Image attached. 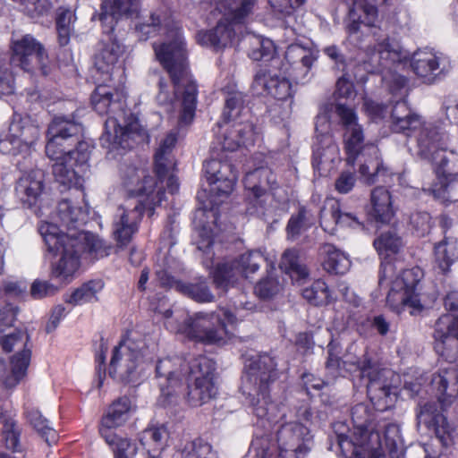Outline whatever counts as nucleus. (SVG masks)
<instances>
[{
	"label": "nucleus",
	"instance_id": "obj_1",
	"mask_svg": "<svg viewBox=\"0 0 458 458\" xmlns=\"http://www.w3.org/2000/svg\"><path fill=\"white\" fill-rule=\"evenodd\" d=\"M136 32L140 40H147L161 32L167 34V38L159 44L154 43L153 48L157 60L171 79L174 91L170 92L165 78L160 77L156 98L167 112H172L174 102L181 98L182 120L191 121L196 108L197 86L191 79L181 32L174 27L170 28L169 21L161 12L152 13L146 21L136 26Z\"/></svg>",
	"mask_w": 458,
	"mask_h": 458
},
{
	"label": "nucleus",
	"instance_id": "obj_2",
	"mask_svg": "<svg viewBox=\"0 0 458 458\" xmlns=\"http://www.w3.org/2000/svg\"><path fill=\"white\" fill-rule=\"evenodd\" d=\"M392 130L403 133L416 141V155L437 166V174L447 181L440 186L435 184L428 191L437 199L449 201L458 200V165L456 157L449 159L441 152L446 148L445 133L439 127L430 123H422L420 116L413 113L405 101H397L391 111Z\"/></svg>",
	"mask_w": 458,
	"mask_h": 458
},
{
	"label": "nucleus",
	"instance_id": "obj_3",
	"mask_svg": "<svg viewBox=\"0 0 458 458\" xmlns=\"http://www.w3.org/2000/svg\"><path fill=\"white\" fill-rule=\"evenodd\" d=\"M353 431L345 433L347 427L343 422L334 425L337 446L346 458H384L383 440L392 455L403 446L400 428L396 424L378 425L370 420L367 407L359 403L352 410Z\"/></svg>",
	"mask_w": 458,
	"mask_h": 458
},
{
	"label": "nucleus",
	"instance_id": "obj_4",
	"mask_svg": "<svg viewBox=\"0 0 458 458\" xmlns=\"http://www.w3.org/2000/svg\"><path fill=\"white\" fill-rule=\"evenodd\" d=\"M82 126L71 119L56 116L48 126L47 157L55 163L53 174L64 187L81 184V174L89 157V146L80 140Z\"/></svg>",
	"mask_w": 458,
	"mask_h": 458
},
{
	"label": "nucleus",
	"instance_id": "obj_5",
	"mask_svg": "<svg viewBox=\"0 0 458 458\" xmlns=\"http://www.w3.org/2000/svg\"><path fill=\"white\" fill-rule=\"evenodd\" d=\"M39 233L47 245V251L59 259L52 263L51 276L59 281L68 284L81 266V254L86 242L89 252L96 259L109 255L111 246L103 240L82 233H64L55 224L44 223L39 226Z\"/></svg>",
	"mask_w": 458,
	"mask_h": 458
},
{
	"label": "nucleus",
	"instance_id": "obj_6",
	"mask_svg": "<svg viewBox=\"0 0 458 458\" xmlns=\"http://www.w3.org/2000/svg\"><path fill=\"white\" fill-rule=\"evenodd\" d=\"M276 362L269 354L264 353L252 360L242 377V394L250 398L254 414L261 420L273 423L278 417V407L270 401L268 389L277 378Z\"/></svg>",
	"mask_w": 458,
	"mask_h": 458
},
{
	"label": "nucleus",
	"instance_id": "obj_7",
	"mask_svg": "<svg viewBox=\"0 0 458 458\" xmlns=\"http://www.w3.org/2000/svg\"><path fill=\"white\" fill-rule=\"evenodd\" d=\"M216 363L206 356H199L186 363L182 358H165L156 366V375L160 387L159 402L169 405L177 401V388L184 375L189 373V380L208 379L215 381Z\"/></svg>",
	"mask_w": 458,
	"mask_h": 458
},
{
	"label": "nucleus",
	"instance_id": "obj_8",
	"mask_svg": "<svg viewBox=\"0 0 458 458\" xmlns=\"http://www.w3.org/2000/svg\"><path fill=\"white\" fill-rule=\"evenodd\" d=\"M335 113L344 129V144L347 163L354 165L360 156H369L370 159L360 165V173L368 184L374 183L382 168L378 148L374 144L365 143L362 127L358 123L356 114L352 108L337 104Z\"/></svg>",
	"mask_w": 458,
	"mask_h": 458
},
{
	"label": "nucleus",
	"instance_id": "obj_9",
	"mask_svg": "<svg viewBox=\"0 0 458 458\" xmlns=\"http://www.w3.org/2000/svg\"><path fill=\"white\" fill-rule=\"evenodd\" d=\"M217 310L195 312L188 316L180 327L187 338L204 344H224L233 336L227 325L236 324L235 315L230 308L218 307Z\"/></svg>",
	"mask_w": 458,
	"mask_h": 458
},
{
	"label": "nucleus",
	"instance_id": "obj_10",
	"mask_svg": "<svg viewBox=\"0 0 458 458\" xmlns=\"http://www.w3.org/2000/svg\"><path fill=\"white\" fill-rule=\"evenodd\" d=\"M222 131L216 137V141L211 147L213 157L204 163L205 176L209 182V191L217 196H228L237 180V172L233 164L223 160L220 151H234L241 145L240 139L230 134V128L227 124L220 127Z\"/></svg>",
	"mask_w": 458,
	"mask_h": 458
},
{
	"label": "nucleus",
	"instance_id": "obj_11",
	"mask_svg": "<svg viewBox=\"0 0 458 458\" xmlns=\"http://www.w3.org/2000/svg\"><path fill=\"white\" fill-rule=\"evenodd\" d=\"M170 171L162 178L155 179L148 170L132 165H125L121 170L123 185L131 195L145 196L148 204H156L161 201L164 194V186L161 185L166 180V188L170 193H175L179 189L177 178Z\"/></svg>",
	"mask_w": 458,
	"mask_h": 458
},
{
	"label": "nucleus",
	"instance_id": "obj_12",
	"mask_svg": "<svg viewBox=\"0 0 458 458\" xmlns=\"http://www.w3.org/2000/svg\"><path fill=\"white\" fill-rule=\"evenodd\" d=\"M357 368L360 377L368 380L366 386L370 401L380 410L388 408L396 394L394 379L397 376L393 370L381 369L369 360L359 361Z\"/></svg>",
	"mask_w": 458,
	"mask_h": 458
},
{
	"label": "nucleus",
	"instance_id": "obj_13",
	"mask_svg": "<svg viewBox=\"0 0 458 458\" xmlns=\"http://www.w3.org/2000/svg\"><path fill=\"white\" fill-rule=\"evenodd\" d=\"M141 370L142 353L140 345L130 339L122 341L114 350L109 376L117 381L130 383L139 378Z\"/></svg>",
	"mask_w": 458,
	"mask_h": 458
},
{
	"label": "nucleus",
	"instance_id": "obj_14",
	"mask_svg": "<svg viewBox=\"0 0 458 458\" xmlns=\"http://www.w3.org/2000/svg\"><path fill=\"white\" fill-rule=\"evenodd\" d=\"M265 262L263 254L259 250H251L242 254L231 263L218 264L214 272V284L216 288L225 292L233 285L240 276L248 278L257 272Z\"/></svg>",
	"mask_w": 458,
	"mask_h": 458
},
{
	"label": "nucleus",
	"instance_id": "obj_15",
	"mask_svg": "<svg viewBox=\"0 0 458 458\" xmlns=\"http://www.w3.org/2000/svg\"><path fill=\"white\" fill-rule=\"evenodd\" d=\"M420 271L418 267L404 270L400 277H397L388 293L386 301L389 307L400 313L406 308L420 310L422 306L418 297V284L420 283Z\"/></svg>",
	"mask_w": 458,
	"mask_h": 458
},
{
	"label": "nucleus",
	"instance_id": "obj_16",
	"mask_svg": "<svg viewBox=\"0 0 458 458\" xmlns=\"http://www.w3.org/2000/svg\"><path fill=\"white\" fill-rule=\"evenodd\" d=\"M276 444L282 458H304L310 450L312 436L304 425L289 422L277 429Z\"/></svg>",
	"mask_w": 458,
	"mask_h": 458
},
{
	"label": "nucleus",
	"instance_id": "obj_17",
	"mask_svg": "<svg viewBox=\"0 0 458 458\" xmlns=\"http://www.w3.org/2000/svg\"><path fill=\"white\" fill-rule=\"evenodd\" d=\"M11 62L24 71L32 72L38 67L44 74L47 73V54L41 43L31 35H25L12 43Z\"/></svg>",
	"mask_w": 458,
	"mask_h": 458
},
{
	"label": "nucleus",
	"instance_id": "obj_18",
	"mask_svg": "<svg viewBox=\"0 0 458 458\" xmlns=\"http://www.w3.org/2000/svg\"><path fill=\"white\" fill-rule=\"evenodd\" d=\"M124 51V46L113 37L99 43V48L94 56L95 76L98 81L103 83L112 81L114 71L120 67V59Z\"/></svg>",
	"mask_w": 458,
	"mask_h": 458
},
{
	"label": "nucleus",
	"instance_id": "obj_19",
	"mask_svg": "<svg viewBox=\"0 0 458 458\" xmlns=\"http://www.w3.org/2000/svg\"><path fill=\"white\" fill-rule=\"evenodd\" d=\"M284 70L273 64L268 69H260L255 75L252 87L259 89L267 95L278 99L286 100L293 96V90L290 78Z\"/></svg>",
	"mask_w": 458,
	"mask_h": 458
},
{
	"label": "nucleus",
	"instance_id": "obj_20",
	"mask_svg": "<svg viewBox=\"0 0 458 458\" xmlns=\"http://www.w3.org/2000/svg\"><path fill=\"white\" fill-rule=\"evenodd\" d=\"M435 349L449 362L458 360V317L441 316L435 325Z\"/></svg>",
	"mask_w": 458,
	"mask_h": 458
},
{
	"label": "nucleus",
	"instance_id": "obj_21",
	"mask_svg": "<svg viewBox=\"0 0 458 458\" xmlns=\"http://www.w3.org/2000/svg\"><path fill=\"white\" fill-rule=\"evenodd\" d=\"M139 134V123H131L121 126L116 118L109 116L105 123V132L100 137V144L108 152L131 148L135 137Z\"/></svg>",
	"mask_w": 458,
	"mask_h": 458
},
{
	"label": "nucleus",
	"instance_id": "obj_22",
	"mask_svg": "<svg viewBox=\"0 0 458 458\" xmlns=\"http://www.w3.org/2000/svg\"><path fill=\"white\" fill-rule=\"evenodd\" d=\"M144 209L145 206L140 201L131 209L123 207L118 208L113 222V235L118 248L127 246L138 232Z\"/></svg>",
	"mask_w": 458,
	"mask_h": 458
},
{
	"label": "nucleus",
	"instance_id": "obj_23",
	"mask_svg": "<svg viewBox=\"0 0 458 458\" xmlns=\"http://www.w3.org/2000/svg\"><path fill=\"white\" fill-rule=\"evenodd\" d=\"M368 56L367 62L377 72L391 69L392 65L405 58L399 43L388 37L377 41L373 47H369Z\"/></svg>",
	"mask_w": 458,
	"mask_h": 458
},
{
	"label": "nucleus",
	"instance_id": "obj_24",
	"mask_svg": "<svg viewBox=\"0 0 458 458\" xmlns=\"http://www.w3.org/2000/svg\"><path fill=\"white\" fill-rule=\"evenodd\" d=\"M428 390L435 394L442 409L450 406L458 396V373L454 369H445L431 376Z\"/></svg>",
	"mask_w": 458,
	"mask_h": 458
},
{
	"label": "nucleus",
	"instance_id": "obj_25",
	"mask_svg": "<svg viewBox=\"0 0 458 458\" xmlns=\"http://www.w3.org/2000/svg\"><path fill=\"white\" fill-rule=\"evenodd\" d=\"M339 159V148L332 134L316 137L313 144L312 165L320 175H327Z\"/></svg>",
	"mask_w": 458,
	"mask_h": 458
},
{
	"label": "nucleus",
	"instance_id": "obj_26",
	"mask_svg": "<svg viewBox=\"0 0 458 458\" xmlns=\"http://www.w3.org/2000/svg\"><path fill=\"white\" fill-rule=\"evenodd\" d=\"M131 409V401L128 397H121L114 402L103 416L99 428L100 435L107 444H112L117 439L114 428L122 426L128 419Z\"/></svg>",
	"mask_w": 458,
	"mask_h": 458
},
{
	"label": "nucleus",
	"instance_id": "obj_27",
	"mask_svg": "<svg viewBox=\"0 0 458 458\" xmlns=\"http://www.w3.org/2000/svg\"><path fill=\"white\" fill-rule=\"evenodd\" d=\"M384 0H353L349 10L346 30L349 33H356L360 24L373 26L377 18V4Z\"/></svg>",
	"mask_w": 458,
	"mask_h": 458
},
{
	"label": "nucleus",
	"instance_id": "obj_28",
	"mask_svg": "<svg viewBox=\"0 0 458 458\" xmlns=\"http://www.w3.org/2000/svg\"><path fill=\"white\" fill-rule=\"evenodd\" d=\"M44 190V173L31 170L24 173L17 181L15 193L20 200L30 207L34 205Z\"/></svg>",
	"mask_w": 458,
	"mask_h": 458
},
{
	"label": "nucleus",
	"instance_id": "obj_29",
	"mask_svg": "<svg viewBox=\"0 0 458 458\" xmlns=\"http://www.w3.org/2000/svg\"><path fill=\"white\" fill-rule=\"evenodd\" d=\"M371 209L369 216L376 222L386 224L391 221L394 215L392 196L390 191L383 187H376L370 193Z\"/></svg>",
	"mask_w": 458,
	"mask_h": 458
},
{
	"label": "nucleus",
	"instance_id": "obj_30",
	"mask_svg": "<svg viewBox=\"0 0 458 458\" xmlns=\"http://www.w3.org/2000/svg\"><path fill=\"white\" fill-rule=\"evenodd\" d=\"M320 225L325 231L333 233L337 225L353 227L361 224L353 213L342 211L340 205L335 202L321 210Z\"/></svg>",
	"mask_w": 458,
	"mask_h": 458
},
{
	"label": "nucleus",
	"instance_id": "obj_31",
	"mask_svg": "<svg viewBox=\"0 0 458 458\" xmlns=\"http://www.w3.org/2000/svg\"><path fill=\"white\" fill-rule=\"evenodd\" d=\"M177 142V137L174 132H169L160 142L155 153V172L159 178L166 175L170 171H174L176 165L173 150Z\"/></svg>",
	"mask_w": 458,
	"mask_h": 458
},
{
	"label": "nucleus",
	"instance_id": "obj_32",
	"mask_svg": "<svg viewBox=\"0 0 458 458\" xmlns=\"http://www.w3.org/2000/svg\"><path fill=\"white\" fill-rule=\"evenodd\" d=\"M439 57L432 51L420 50L413 54L411 66L427 83H432L439 73Z\"/></svg>",
	"mask_w": 458,
	"mask_h": 458
},
{
	"label": "nucleus",
	"instance_id": "obj_33",
	"mask_svg": "<svg viewBox=\"0 0 458 458\" xmlns=\"http://www.w3.org/2000/svg\"><path fill=\"white\" fill-rule=\"evenodd\" d=\"M30 360V351L24 349L21 352L14 355L11 360V373L7 374L4 361L0 359V380H3L5 386L14 387L26 375Z\"/></svg>",
	"mask_w": 458,
	"mask_h": 458
},
{
	"label": "nucleus",
	"instance_id": "obj_34",
	"mask_svg": "<svg viewBox=\"0 0 458 458\" xmlns=\"http://www.w3.org/2000/svg\"><path fill=\"white\" fill-rule=\"evenodd\" d=\"M257 0H220L217 9L229 23H242L252 13Z\"/></svg>",
	"mask_w": 458,
	"mask_h": 458
},
{
	"label": "nucleus",
	"instance_id": "obj_35",
	"mask_svg": "<svg viewBox=\"0 0 458 458\" xmlns=\"http://www.w3.org/2000/svg\"><path fill=\"white\" fill-rule=\"evenodd\" d=\"M140 0H106L101 5L98 20L108 23L113 30L114 21L123 15H131L137 12Z\"/></svg>",
	"mask_w": 458,
	"mask_h": 458
},
{
	"label": "nucleus",
	"instance_id": "obj_36",
	"mask_svg": "<svg viewBox=\"0 0 458 458\" xmlns=\"http://www.w3.org/2000/svg\"><path fill=\"white\" fill-rule=\"evenodd\" d=\"M217 386L214 380L195 379L188 383L187 402L194 407L201 406L214 399Z\"/></svg>",
	"mask_w": 458,
	"mask_h": 458
},
{
	"label": "nucleus",
	"instance_id": "obj_37",
	"mask_svg": "<svg viewBox=\"0 0 458 458\" xmlns=\"http://www.w3.org/2000/svg\"><path fill=\"white\" fill-rule=\"evenodd\" d=\"M216 212L213 208H199L195 211L194 224L202 238L198 246L199 250L206 251L213 244L212 226L216 224Z\"/></svg>",
	"mask_w": 458,
	"mask_h": 458
},
{
	"label": "nucleus",
	"instance_id": "obj_38",
	"mask_svg": "<svg viewBox=\"0 0 458 458\" xmlns=\"http://www.w3.org/2000/svg\"><path fill=\"white\" fill-rule=\"evenodd\" d=\"M320 253L324 256L323 267L327 272L342 275L349 270L351 267L349 258L333 244H323L320 247Z\"/></svg>",
	"mask_w": 458,
	"mask_h": 458
},
{
	"label": "nucleus",
	"instance_id": "obj_39",
	"mask_svg": "<svg viewBox=\"0 0 458 458\" xmlns=\"http://www.w3.org/2000/svg\"><path fill=\"white\" fill-rule=\"evenodd\" d=\"M285 62L279 59H273V64L280 67V69L288 71L290 64H301L303 72H310L313 64L314 57L309 48L300 45H291L287 47L284 56Z\"/></svg>",
	"mask_w": 458,
	"mask_h": 458
},
{
	"label": "nucleus",
	"instance_id": "obj_40",
	"mask_svg": "<svg viewBox=\"0 0 458 458\" xmlns=\"http://www.w3.org/2000/svg\"><path fill=\"white\" fill-rule=\"evenodd\" d=\"M169 432L165 425L148 427L141 432L140 437L148 454H161L167 446Z\"/></svg>",
	"mask_w": 458,
	"mask_h": 458
},
{
	"label": "nucleus",
	"instance_id": "obj_41",
	"mask_svg": "<svg viewBox=\"0 0 458 458\" xmlns=\"http://www.w3.org/2000/svg\"><path fill=\"white\" fill-rule=\"evenodd\" d=\"M88 216V209L75 207L69 199H63L57 206V217L68 230L77 229Z\"/></svg>",
	"mask_w": 458,
	"mask_h": 458
},
{
	"label": "nucleus",
	"instance_id": "obj_42",
	"mask_svg": "<svg viewBox=\"0 0 458 458\" xmlns=\"http://www.w3.org/2000/svg\"><path fill=\"white\" fill-rule=\"evenodd\" d=\"M114 89L107 84H98L91 95V105L99 114H109L119 107L114 98Z\"/></svg>",
	"mask_w": 458,
	"mask_h": 458
},
{
	"label": "nucleus",
	"instance_id": "obj_43",
	"mask_svg": "<svg viewBox=\"0 0 458 458\" xmlns=\"http://www.w3.org/2000/svg\"><path fill=\"white\" fill-rule=\"evenodd\" d=\"M77 17L70 8L59 7L56 12L55 26L57 31V40L61 47H65L70 43L71 36L74 31V22Z\"/></svg>",
	"mask_w": 458,
	"mask_h": 458
},
{
	"label": "nucleus",
	"instance_id": "obj_44",
	"mask_svg": "<svg viewBox=\"0 0 458 458\" xmlns=\"http://www.w3.org/2000/svg\"><path fill=\"white\" fill-rule=\"evenodd\" d=\"M9 133L34 144L38 137V128L34 125L29 116L14 114L9 126Z\"/></svg>",
	"mask_w": 458,
	"mask_h": 458
},
{
	"label": "nucleus",
	"instance_id": "obj_45",
	"mask_svg": "<svg viewBox=\"0 0 458 458\" xmlns=\"http://www.w3.org/2000/svg\"><path fill=\"white\" fill-rule=\"evenodd\" d=\"M279 267L295 281L303 279L308 276V269L301 262L296 250H286L283 253Z\"/></svg>",
	"mask_w": 458,
	"mask_h": 458
},
{
	"label": "nucleus",
	"instance_id": "obj_46",
	"mask_svg": "<svg viewBox=\"0 0 458 458\" xmlns=\"http://www.w3.org/2000/svg\"><path fill=\"white\" fill-rule=\"evenodd\" d=\"M456 257V240L445 236L435 245V262L442 273L448 271Z\"/></svg>",
	"mask_w": 458,
	"mask_h": 458
},
{
	"label": "nucleus",
	"instance_id": "obj_47",
	"mask_svg": "<svg viewBox=\"0 0 458 458\" xmlns=\"http://www.w3.org/2000/svg\"><path fill=\"white\" fill-rule=\"evenodd\" d=\"M101 282L89 281L72 292L65 298V302L73 306L98 301L97 293L102 289Z\"/></svg>",
	"mask_w": 458,
	"mask_h": 458
},
{
	"label": "nucleus",
	"instance_id": "obj_48",
	"mask_svg": "<svg viewBox=\"0 0 458 458\" xmlns=\"http://www.w3.org/2000/svg\"><path fill=\"white\" fill-rule=\"evenodd\" d=\"M258 177H264L266 180V185L273 187L276 183V176L270 169L265 167H259L253 171L246 174L244 178V186L246 189L251 191L256 198H259L264 195L266 189L263 188L262 183L257 184L256 179Z\"/></svg>",
	"mask_w": 458,
	"mask_h": 458
},
{
	"label": "nucleus",
	"instance_id": "obj_49",
	"mask_svg": "<svg viewBox=\"0 0 458 458\" xmlns=\"http://www.w3.org/2000/svg\"><path fill=\"white\" fill-rule=\"evenodd\" d=\"M232 24L224 18L221 19L213 30L204 34L205 43H209L214 47H226L234 36Z\"/></svg>",
	"mask_w": 458,
	"mask_h": 458
},
{
	"label": "nucleus",
	"instance_id": "obj_50",
	"mask_svg": "<svg viewBox=\"0 0 458 458\" xmlns=\"http://www.w3.org/2000/svg\"><path fill=\"white\" fill-rule=\"evenodd\" d=\"M32 146V144L9 132L0 140L1 153L13 157L21 156L24 159L30 156Z\"/></svg>",
	"mask_w": 458,
	"mask_h": 458
},
{
	"label": "nucleus",
	"instance_id": "obj_51",
	"mask_svg": "<svg viewBox=\"0 0 458 458\" xmlns=\"http://www.w3.org/2000/svg\"><path fill=\"white\" fill-rule=\"evenodd\" d=\"M402 245V239L394 230L384 232L374 240V247L378 254L386 257L397 253Z\"/></svg>",
	"mask_w": 458,
	"mask_h": 458
},
{
	"label": "nucleus",
	"instance_id": "obj_52",
	"mask_svg": "<svg viewBox=\"0 0 458 458\" xmlns=\"http://www.w3.org/2000/svg\"><path fill=\"white\" fill-rule=\"evenodd\" d=\"M27 417L33 428L45 438L47 445H50L57 442L56 430L48 425V421L42 417L39 411L32 409L27 412Z\"/></svg>",
	"mask_w": 458,
	"mask_h": 458
},
{
	"label": "nucleus",
	"instance_id": "obj_53",
	"mask_svg": "<svg viewBox=\"0 0 458 458\" xmlns=\"http://www.w3.org/2000/svg\"><path fill=\"white\" fill-rule=\"evenodd\" d=\"M417 424L425 425L428 428L445 422V416L441 414L435 402H427L417 409Z\"/></svg>",
	"mask_w": 458,
	"mask_h": 458
},
{
	"label": "nucleus",
	"instance_id": "obj_54",
	"mask_svg": "<svg viewBox=\"0 0 458 458\" xmlns=\"http://www.w3.org/2000/svg\"><path fill=\"white\" fill-rule=\"evenodd\" d=\"M313 217L308 210L301 207L296 215H293L288 222L286 231L292 239L297 238L313 224Z\"/></svg>",
	"mask_w": 458,
	"mask_h": 458
},
{
	"label": "nucleus",
	"instance_id": "obj_55",
	"mask_svg": "<svg viewBox=\"0 0 458 458\" xmlns=\"http://www.w3.org/2000/svg\"><path fill=\"white\" fill-rule=\"evenodd\" d=\"M302 296L315 306L326 305L330 301L327 284L322 280H317L310 287L303 289Z\"/></svg>",
	"mask_w": 458,
	"mask_h": 458
},
{
	"label": "nucleus",
	"instance_id": "obj_56",
	"mask_svg": "<svg viewBox=\"0 0 458 458\" xmlns=\"http://www.w3.org/2000/svg\"><path fill=\"white\" fill-rule=\"evenodd\" d=\"M181 291L197 302H212L215 296L204 280L181 285Z\"/></svg>",
	"mask_w": 458,
	"mask_h": 458
},
{
	"label": "nucleus",
	"instance_id": "obj_57",
	"mask_svg": "<svg viewBox=\"0 0 458 458\" xmlns=\"http://www.w3.org/2000/svg\"><path fill=\"white\" fill-rule=\"evenodd\" d=\"M212 446L201 438L187 442L181 451L182 458H204L213 453Z\"/></svg>",
	"mask_w": 458,
	"mask_h": 458
},
{
	"label": "nucleus",
	"instance_id": "obj_58",
	"mask_svg": "<svg viewBox=\"0 0 458 458\" xmlns=\"http://www.w3.org/2000/svg\"><path fill=\"white\" fill-rule=\"evenodd\" d=\"M21 430L13 419H4L3 436L5 446L14 452L21 451L19 443Z\"/></svg>",
	"mask_w": 458,
	"mask_h": 458
},
{
	"label": "nucleus",
	"instance_id": "obj_59",
	"mask_svg": "<svg viewBox=\"0 0 458 458\" xmlns=\"http://www.w3.org/2000/svg\"><path fill=\"white\" fill-rule=\"evenodd\" d=\"M275 53V47L273 42L267 38H255L252 43V49L249 55L255 61H259L265 58H273Z\"/></svg>",
	"mask_w": 458,
	"mask_h": 458
},
{
	"label": "nucleus",
	"instance_id": "obj_60",
	"mask_svg": "<svg viewBox=\"0 0 458 458\" xmlns=\"http://www.w3.org/2000/svg\"><path fill=\"white\" fill-rule=\"evenodd\" d=\"M20 4L24 12L30 17L36 18L47 13L50 9L49 0H13Z\"/></svg>",
	"mask_w": 458,
	"mask_h": 458
},
{
	"label": "nucleus",
	"instance_id": "obj_61",
	"mask_svg": "<svg viewBox=\"0 0 458 458\" xmlns=\"http://www.w3.org/2000/svg\"><path fill=\"white\" fill-rule=\"evenodd\" d=\"M251 448L255 452L257 458H273L274 453L277 449V445L271 443L267 436L256 437L251 443Z\"/></svg>",
	"mask_w": 458,
	"mask_h": 458
},
{
	"label": "nucleus",
	"instance_id": "obj_62",
	"mask_svg": "<svg viewBox=\"0 0 458 458\" xmlns=\"http://www.w3.org/2000/svg\"><path fill=\"white\" fill-rule=\"evenodd\" d=\"M431 217L427 212H415L410 217V224L413 233L424 236L429 232Z\"/></svg>",
	"mask_w": 458,
	"mask_h": 458
},
{
	"label": "nucleus",
	"instance_id": "obj_63",
	"mask_svg": "<svg viewBox=\"0 0 458 458\" xmlns=\"http://www.w3.org/2000/svg\"><path fill=\"white\" fill-rule=\"evenodd\" d=\"M113 446L114 458H134L137 453L135 444L127 438H122L117 436L114 443L108 444Z\"/></svg>",
	"mask_w": 458,
	"mask_h": 458
},
{
	"label": "nucleus",
	"instance_id": "obj_64",
	"mask_svg": "<svg viewBox=\"0 0 458 458\" xmlns=\"http://www.w3.org/2000/svg\"><path fill=\"white\" fill-rule=\"evenodd\" d=\"M243 104V96L240 92H234L229 95L225 100L224 116L227 120L236 118L242 110Z\"/></svg>",
	"mask_w": 458,
	"mask_h": 458
}]
</instances>
